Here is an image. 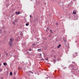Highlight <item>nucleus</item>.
<instances>
[{"mask_svg": "<svg viewBox=\"0 0 79 79\" xmlns=\"http://www.w3.org/2000/svg\"><path fill=\"white\" fill-rule=\"evenodd\" d=\"M51 34H53V32L52 31V32H51Z\"/></svg>", "mask_w": 79, "mask_h": 79, "instance_id": "nucleus-30", "label": "nucleus"}, {"mask_svg": "<svg viewBox=\"0 0 79 79\" xmlns=\"http://www.w3.org/2000/svg\"><path fill=\"white\" fill-rule=\"evenodd\" d=\"M47 79H48V78L47 77Z\"/></svg>", "mask_w": 79, "mask_h": 79, "instance_id": "nucleus-40", "label": "nucleus"}, {"mask_svg": "<svg viewBox=\"0 0 79 79\" xmlns=\"http://www.w3.org/2000/svg\"><path fill=\"white\" fill-rule=\"evenodd\" d=\"M20 68H20H20H19V69H20Z\"/></svg>", "mask_w": 79, "mask_h": 79, "instance_id": "nucleus-35", "label": "nucleus"}, {"mask_svg": "<svg viewBox=\"0 0 79 79\" xmlns=\"http://www.w3.org/2000/svg\"><path fill=\"white\" fill-rule=\"evenodd\" d=\"M73 14H74V15H76V11H73Z\"/></svg>", "mask_w": 79, "mask_h": 79, "instance_id": "nucleus-9", "label": "nucleus"}, {"mask_svg": "<svg viewBox=\"0 0 79 79\" xmlns=\"http://www.w3.org/2000/svg\"><path fill=\"white\" fill-rule=\"evenodd\" d=\"M52 52L54 53V52H55V50H52Z\"/></svg>", "mask_w": 79, "mask_h": 79, "instance_id": "nucleus-18", "label": "nucleus"}, {"mask_svg": "<svg viewBox=\"0 0 79 79\" xmlns=\"http://www.w3.org/2000/svg\"><path fill=\"white\" fill-rule=\"evenodd\" d=\"M30 18H32V16H31V15H30Z\"/></svg>", "mask_w": 79, "mask_h": 79, "instance_id": "nucleus-31", "label": "nucleus"}, {"mask_svg": "<svg viewBox=\"0 0 79 79\" xmlns=\"http://www.w3.org/2000/svg\"><path fill=\"white\" fill-rule=\"evenodd\" d=\"M60 5L61 7L63 6V3H60Z\"/></svg>", "mask_w": 79, "mask_h": 79, "instance_id": "nucleus-6", "label": "nucleus"}, {"mask_svg": "<svg viewBox=\"0 0 79 79\" xmlns=\"http://www.w3.org/2000/svg\"><path fill=\"white\" fill-rule=\"evenodd\" d=\"M69 68L70 69H71V70H73V71H74V70H76V69L74 67V65H70L69 66Z\"/></svg>", "mask_w": 79, "mask_h": 79, "instance_id": "nucleus-1", "label": "nucleus"}, {"mask_svg": "<svg viewBox=\"0 0 79 79\" xmlns=\"http://www.w3.org/2000/svg\"><path fill=\"white\" fill-rule=\"evenodd\" d=\"M33 45L35 46V44L34 43L33 44Z\"/></svg>", "mask_w": 79, "mask_h": 79, "instance_id": "nucleus-27", "label": "nucleus"}, {"mask_svg": "<svg viewBox=\"0 0 79 79\" xmlns=\"http://www.w3.org/2000/svg\"><path fill=\"white\" fill-rule=\"evenodd\" d=\"M13 24H15V23L14 22H12Z\"/></svg>", "mask_w": 79, "mask_h": 79, "instance_id": "nucleus-22", "label": "nucleus"}, {"mask_svg": "<svg viewBox=\"0 0 79 79\" xmlns=\"http://www.w3.org/2000/svg\"><path fill=\"white\" fill-rule=\"evenodd\" d=\"M73 2H71L70 3V4H69V6L70 5H72V4H73Z\"/></svg>", "mask_w": 79, "mask_h": 79, "instance_id": "nucleus-11", "label": "nucleus"}, {"mask_svg": "<svg viewBox=\"0 0 79 79\" xmlns=\"http://www.w3.org/2000/svg\"><path fill=\"white\" fill-rule=\"evenodd\" d=\"M50 31H51V32H52V30H50Z\"/></svg>", "mask_w": 79, "mask_h": 79, "instance_id": "nucleus-33", "label": "nucleus"}, {"mask_svg": "<svg viewBox=\"0 0 79 79\" xmlns=\"http://www.w3.org/2000/svg\"><path fill=\"white\" fill-rule=\"evenodd\" d=\"M7 0V1H8V0Z\"/></svg>", "mask_w": 79, "mask_h": 79, "instance_id": "nucleus-41", "label": "nucleus"}, {"mask_svg": "<svg viewBox=\"0 0 79 79\" xmlns=\"http://www.w3.org/2000/svg\"><path fill=\"white\" fill-rule=\"evenodd\" d=\"M54 58H56V56L55 55H54Z\"/></svg>", "mask_w": 79, "mask_h": 79, "instance_id": "nucleus-25", "label": "nucleus"}, {"mask_svg": "<svg viewBox=\"0 0 79 79\" xmlns=\"http://www.w3.org/2000/svg\"><path fill=\"white\" fill-rule=\"evenodd\" d=\"M59 59H58V61H59Z\"/></svg>", "mask_w": 79, "mask_h": 79, "instance_id": "nucleus-37", "label": "nucleus"}, {"mask_svg": "<svg viewBox=\"0 0 79 79\" xmlns=\"http://www.w3.org/2000/svg\"><path fill=\"white\" fill-rule=\"evenodd\" d=\"M15 22H17V21H16V20H15Z\"/></svg>", "mask_w": 79, "mask_h": 79, "instance_id": "nucleus-32", "label": "nucleus"}, {"mask_svg": "<svg viewBox=\"0 0 79 79\" xmlns=\"http://www.w3.org/2000/svg\"><path fill=\"white\" fill-rule=\"evenodd\" d=\"M0 66H1V64L0 63Z\"/></svg>", "mask_w": 79, "mask_h": 79, "instance_id": "nucleus-38", "label": "nucleus"}, {"mask_svg": "<svg viewBox=\"0 0 79 79\" xmlns=\"http://www.w3.org/2000/svg\"><path fill=\"white\" fill-rule=\"evenodd\" d=\"M5 55H6V56H7L8 55V53H5Z\"/></svg>", "mask_w": 79, "mask_h": 79, "instance_id": "nucleus-19", "label": "nucleus"}, {"mask_svg": "<svg viewBox=\"0 0 79 79\" xmlns=\"http://www.w3.org/2000/svg\"><path fill=\"white\" fill-rule=\"evenodd\" d=\"M42 60H43V61H44V59H42Z\"/></svg>", "mask_w": 79, "mask_h": 79, "instance_id": "nucleus-34", "label": "nucleus"}, {"mask_svg": "<svg viewBox=\"0 0 79 79\" xmlns=\"http://www.w3.org/2000/svg\"><path fill=\"white\" fill-rule=\"evenodd\" d=\"M10 42H13V41H14V39L11 38L10 39Z\"/></svg>", "mask_w": 79, "mask_h": 79, "instance_id": "nucleus-5", "label": "nucleus"}, {"mask_svg": "<svg viewBox=\"0 0 79 79\" xmlns=\"http://www.w3.org/2000/svg\"><path fill=\"white\" fill-rule=\"evenodd\" d=\"M76 54H77V52H76Z\"/></svg>", "mask_w": 79, "mask_h": 79, "instance_id": "nucleus-39", "label": "nucleus"}, {"mask_svg": "<svg viewBox=\"0 0 79 79\" xmlns=\"http://www.w3.org/2000/svg\"><path fill=\"white\" fill-rule=\"evenodd\" d=\"M3 64L4 66H6V65H7V63H6V62L3 63Z\"/></svg>", "mask_w": 79, "mask_h": 79, "instance_id": "nucleus-7", "label": "nucleus"}, {"mask_svg": "<svg viewBox=\"0 0 79 79\" xmlns=\"http://www.w3.org/2000/svg\"><path fill=\"white\" fill-rule=\"evenodd\" d=\"M45 55H46L44 54V57L45 60H46L47 61V60H48V58L45 57Z\"/></svg>", "mask_w": 79, "mask_h": 79, "instance_id": "nucleus-3", "label": "nucleus"}, {"mask_svg": "<svg viewBox=\"0 0 79 79\" xmlns=\"http://www.w3.org/2000/svg\"><path fill=\"white\" fill-rule=\"evenodd\" d=\"M9 44L10 46H11V45H13V43H12V42L10 41L9 42Z\"/></svg>", "mask_w": 79, "mask_h": 79, "instance_id": "nucleus-2", "label": "nucleus"}, {"mask_svg": "<svg viewBox=\"0 0 79 79\" xmlns=\"http://www.w3.org/2000/svg\"><path fill=\"white\" fill-rule=\"evenodd\" d=\"M29 73H32V71H29Z\"/></svg>", "mask_w": 79, "mask_h": 79, "instance_id": "nucleus-21", "label": "nucleus"}, {"mask_svg": "<svg viewBox=\"0 0 79 79\" xmlns=\"http://www.w3.org/2000/svg\"><path fill=\"white\" fill-rule=\"evenodd\" d=\"M29 51H31L32 50L31 49H29Z\"/></svg>", "mask_w": 79, "mask_h": 79, "instance_id": "nucleus-24", "label": "nucleus"}, {"mask_svg": "<svg viewBox=\"0 0 79 79\" xmlns=\"http://www.w3.org/2000/svg\"><path fill=\"white\" fill-rule=\"evenodd\" d=\"M2 30H0V33H2Z\"/></svg>", "mask_w": 79, "mask_h": 79, "instance_id": "nucleus-23", "label": "nucleus"}, {"mask_svg": "<svg viewBox=\"0 0 79 79\" xmlns=\"http://www.w3.org/2000/svg\"><path fill=\"white\" fill-rule=\"evenodd\" d=\"M15 14H17V15H19V14H20V11H19L18 12H16Z\"/></svg>", "mask_w": 79, "mask_h": 79, "instance_id": "nucleus-4", "label": "nucleus"}, {"mask_svg": "<svg viewBox=\"0 0 79 79\" xmlns=\"http://www.w3.org/2000/svg\"><path fill=\"white\" fill-rule=\"evenodd\" d=\"M46 31H47V30H46Z\"/></svg>", "mask_w": 79, "mask_h": 79, "instance_id": "nucleus-42", "label": "nucleus"}, {"mask_svg": "<svg viewBox=\"0 0 79 79\" xmlns=\"http://www.w3.org/2000/svg\"><path fill=\"white\" fill-rule=\"evenodd\" d=\"M26 25L27 26H29V23H27L26 24Z\"/></svg>", "mask_w": 79, "mask_h": 79, "instance_id": "nucleus-13", "label": "nucleus"}, {"mask_svg": "<svg viewBox=\"0 0 79 79\" xmlns=\"http://www.w3.org/2000/svg\"><path fill=\"white\" fill-rule=\"evenodd\" d=\"M64 42H66V40H65Z\"/></svg>", "mask_w": 79, "mask_h": 79, "instance_id": "nucleus-36", "label": "nucleus"}, {"mask_svg": "<svg viewBox=\"0 0 79 79\" xmlns=\"http://www.w3.org/2000/svg\"><path fill=\"white\" fill-rule=\"evenodd\" d=\"M40 56H42V54L41 53L40 54Z\"/></svg>", "mask_w": 79, "mask_h": 79, "instance_id": "nucleus-26", "label": "nucleus"}, {"mask_svg": "<svg viewBox=\"0 0 79 79\" xmlns=\"http://www.w3.org/2000/svg\"><path fill=\"white\" fill-rule=\"evenodd\" d=\"M60 46H61V45L60 44L58 46H57V48H60Z\"/></svg>", "mask_w": 79, "mask_h": 79, "instance_id": "nucleus-10", "label": "nucleus"}, {"mask_svg": "<svg viewBox=\"0 0 79 79\" xmlns=\"http://www.w3.org/2000/svg\"><path fill=\"white\" fill-rule=\"evenodd\" d=\"M56 26H58V23H56Z\"/></svg>", "mask_w": 79, "mask_h": 79, "instance_id": "nucleus-17", "label": "nucleus"}, {"mask_svg": "<svg viewBox=\"0 0 79 79\" xmlns=\"http://www.w3.org/2000/svg\"><path fill=\"white\" fill-rule=\"evenodd\" d=\"M49 37H52V35H49Z\"/></svg>", "mask_w": 79, "mask_h": 79, "instance_id": "nucleus-16", "label": "nucleus"}, {"mask_svg": "<svg viewBox=\"0 0 79 79\" xmlns=\"http://www.w3.org/2000/svg\"><path fill=\"white\" fill-rule=\"evenodd\" d=\"M73 57H74V58H75L76 57V56H74V55H73Z\"/></svg>", "mask_w": 79, "mask_h": 79, "instance_id": "nucleus-28", "label": "nucleus"}, {"mask_svg": "<svg viewBox=\"0 0 79 79\" xmlns=\"http://www.w3.org/2000/svg\"><path fill=\"white\" fill-rule=\"evenodd\" d=\"M20 35H21V36H22V35H23V34L22 33H20Z\"/></svg>", "mask_w": 79, "mask_h": 79, "instance_id": "nucleus-14", "label": "nucleus"}, {"mask_svg": "<svg viewBox=\"0 0 79 79\" xmlns=\"http://www.w3.org/2000/svg\"><path fill=\"white\" fill-rule=\"evenodd\" d=\"M41 51V49H38L37 50V51L38 52H40Z\"/></svg>", "mask_w": 79, "mask_h": 79, "instance_id": "nucleus-8", "label": "nucleus"}, {"mask_svg": "<svg viewBox=\"0 0 79 79\" xmlns=\"http://www.w3.org/2000/svg\"><path fill=\"white\" fill-rule=\"evenodd\" d=\"M53 61H54V64H55V63L56 62V60H53Z\"/></svg>", "mask_w": 79, "mask_h": 79, "instance_id": "nucleus-12", "label": "nucleus"}, {"mask_svg": "<svg viewBox=\"0 0 79 79\" xmlns=\"http://www.w3.org/2000/svg\"><path fill=\"white\" fill-rule=\"evenodd\" d=\"M2 71V69H0V72H1Z\"/></svg>", "mask_w": 79, "mask_h": 79, "instance_id": "nucleus-29", "label": "nucleus"}, {"mask_svg": "<svg viewBox=\"0 0 79 79\" xmlns=\"http://www.w3.org/2000/svg\"><path fill=\"white\" fill-rule=\"evenodd\" d=\"M12 72H10V76H12Z\"/></svg>", "mask_w": 79, "mask_h": 79, "instance_id": "nucleus-15", "label": "nucleus"}, {"mask_svg": "<svg viewBox=\"0 0 79 79\" xmlns=\"http://www.w3.org/2000/svg\"><path fill=\"white\" fill-rule=\"evenodd\" d=\"M47 30H49V27H47Z\"/></svg>", "mask_w": 79, "mask_h": 79, "instance_id": "nucleus-20", "label": "nucleus"}]
</instances>
